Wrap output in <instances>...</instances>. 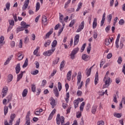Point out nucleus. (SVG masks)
I'll use <instances>...</instances> for the list:
<instances>
[{"label": "nucleus", "instance_id": "nucleus-1", "mask_svg": "<svg viewBox=\"0 0 125 125\" xmlns=\"http://www.w3.org/2000/svg\"><path fill=\"white\" fill-rule=\"evenodd\" d=\"M56 45H57V41L55 40L52 43L51 49L44 52L43 53V55H44V56H50L51 55H52L53 52L55 51V47H56Z\"/></svg>", "mask_w": 125, "mask_h": 125}, {"label": "nucleus", "instance_id": "nucleus-2", "mask_svg": "<svg viewBox=\"0 0 125 125\" xmlns=\"http://www.w3.org/2000/svg\"><path fill=\"white\" fill-rule=\"evenodd\" d=\"M65 122V118H64V116H61L60 117V114H58L57 115V118H56V123L57 124L59 125H70V122H67L65 124H64V122Z\"/></svg>", "mask_w": 125, "mask_h": 125}, {"label": "nucleus", "instance_id": "nucleus-3", "mask_svg": "<svg viewBox=\"0 0 125 125\" xmlns=\"http://www.w3.org/2000/svg\"><path fill=\"white\" fill-rule=\"evenodd\" d=\"M80 50L79 47H76L74 48L70 54V58L71 59H75V55L78 53V52Z\"/></svg>", "mask_w": 125, "mask_h": 125}, {"label": "nucleus", "instance_id": "nucleus-4", "mask_svg": "<svg viewBox=\"0 0 125 125\" xmlns=\"http://www.w3.org/2000/svg\"><path fill=\"white\" fill-rule=\"evenodd\" d=\"M111 84V78L108 77L105 81V84L104 85L103 88H106Z\"/></svg>", "mask_w": 125, "mask_h": 125}, {"label": "nucleus", "instance_id": "nucleus-5", "mask_svg": "<svg viewBox=\"0 0 125 125\" xmlns=\"http://www.w3.org/2000/svg\"><path fill=\"white\" fill-rule=\"evenodd\" d=\"M7 91H8V88L7 86H5L2 89L1 94L2 95V98H3L4 96H6V94H7Z\"/></svg>", "mask_w": 125, "mask_h": 125}, {"label": "nucleus", "instance_id": "nucleus-6", "mask_svg": "<svg viewBox=\"0 0 125 125\" xmlns=\"http://www.w3.org/2000/svg\"><path fill=\"white\" fill-rule=\"evenodd\" d=\"M31 112L30 111H28L27 113L26 116V125H30L31 124V122L30 121V115Z\"/></svg>", "mask_w": 125, "mask_h": 125}, {"label": "nucleus", "instance_id": "nucleus-7", "mask_svg": "<svg viewBox=\"0 0 125 125\" xmlns=\"http://www.w3.org/2000/svg\"><path fill=\"white\" fill-rule=\"evenodd\" d=\"M83 28H84V21H83L80 25H79V28L76 31L77 33H80Z\"/></svg>", "mask_w": 125, "mask_h": 125}, {"label": "nucleus", "instance_id": "nucleus-8", "mask_svg": "<svg viewBox=\"0 0 125 125\" xmlns=\"http://www.w3.org/2000/svg\"><path fill=\"white\" fill-rule=\"evenodd\" d=\"M29 2H30V0H25V1H24V3L22 7L23 11L26 10L28 8V6L29 5Z\"/></svg>", "mask_w": 125, "mask_h": 125}, {"label": "nucleus", "instance_id": "nucleus-9", "mask_svg": "<svg viewBox=\"0 0 125 125\" xmlns=\"http://www.w3.org/2000/svg\"><path fill=\"white\" fill-rule=\"evenodd\" d=\"M80 41V35L77 34L75 36L74 38V45H77L79 43Z\"/></svg>", "mask_w": 125, "mask_h": 125}, {"label": "nucleus", "instance_id": "nucleus-10", "mask_svg": "<svg viewBox=\"0 0 125 125\" xmlns=\"http://www.w3.org/2000/svg\"><path fill=\"white\" fill-rule=\"evenodd\" d=\"M120 38H121V34H119L117 36V39L115 42L116 47L117 48H119L120 46L119 45V42L120 41Z\"/></svg>", "mask_w": 125, "mask_h": 125}, {"label": "nucleus", "instance_id": "nucleus-11", "mask_svg": "<svg viewBox=\"0 0 125 125\" xmlns=\"http://www.w3.org/2000/svg\"><path fill=\"white\" fill-rule=\"evenodd\" d=\"M21 25L24 29H28V27H30V24H26L25 21H21Z\"/></svg>", "mask_w": 125, "mask_h": 125}, {"label": "nucleus", "instance_id": "nucleus-12", "mask_svg": "<svg viewBox=\"0 0 125 125\" xmlns=\"http://www.w3.org/2000/svg\"><path fill=\"white\" fill-rule=\"evenodd\" d=\"M16 74H19L20 71H21V67H20V63H18L16 66Z\"/></svg>", "mask_w": 125, "mask_h": 125}, {"label": "nucleus", "instance_id": "nucleus-13", "mask_svg": "<svg viewBox=\"0 0 125 125\" xmlns=\"http://www.w3.org/2000/svg\"><path fill=\"white\" fill-rule=\"evenodd\" d=\"M25 73V71H21V73L18 75L17 82H18L23 77V75Z\"/></svg>", "mask_w": 125, "mask_h": 125}, {"label": "nucleus", "instance_id": "nucleus-14", "mask_svg": "<svg viewBox=\"0 0 125 125\" xmlns=\"http://www.w3.org/2000/svg\"><path fill=\"white\" fill-rule=\"evenodd\" d=\"M55 113H56V109H54L53 110V111H52V112L50 113L48 120V121H50V120H51L53 117V115H54V114H55Z\"/></svg>", "mask_w": 125, "mask_h": 125}, {"label": "nucleus", "instance_id": "nucleus-15", "mask_svg": "<svg viewBox=\"0 0 125 125\" xmlns=\"http://www.w3.org/2000/svg\"><path fill=\"white\" fill-rule=\"evenodd\" d=\"M99 75H98V71H97L95 75V84L96 85L97 83H98V81H99V79L98 78Z\"/></svg>", "mask_w": 125, "mask_h": 125}, {"label": "nucleus", "instance_id": "nucleus-16", "mask_svg": "<svg viewBox=\"0 0 125 125\" xmlns=\"http://www.w3.org/2000/svg\"><path fill=\"white\" fill-rule=\"evenodd\" d=\"M47 22V18L45 16H42V23L44 25H46V22Z\"/></svg>", "mask_w": 125, "mask_h": 125}, {"label": "nucleus", "instance_id": "nucleus-17", "mask_svg": "<svg viewBox=\"0 0 125 125\" xmlns=\"http://www.w3.org/2000/svg\"><path fill=\"white\" fill-rule=\"evenodd\" d=\"M97 26V19L95 18L93 22V29H95Z\"/></svg>", "mask_w": 125, "mask_h": 125}, {"label": "nucleus", "instance_id": "nucleus-18", "mask_svg": "<svg viewBox=\"0 0 125 125\" xmlns=\"http://www.w3.org/2000/svg\"><path fill=\"white\" fill-rule=\"evenodd\" d=\"M53 33V28H51L50 31L46 33V35L45 36V39H47V38H49V36L51 35Z\"/></svg>", "mask_w": 125, "mask_h": 125}, {"label": "nucleus", "instance_id": "nucleus-19", "mask_svg": "<svg viewBox=\"0 0 125 125\" xmlns=\"http://www.w3.org/2000/svg\"><path fill=\"white\" fill-rule=\"evenodd\" d=\"M15 117H16V115H15V114H12L10 116V119L9 120V122H10L11 123H13V121H14V119H15Z\"/></svg>", "mask_w": 125, "mask_h": 125}, {"label": "nucleus", "instance_id": "nucleus-20", "mask_svg": "<svg viewBox=\"0 0 125 125\" xmlns=\"http://www.w3.org/2000/svg\"><path fill=\"white\" fill-rule=\"evenodd\" d=\"M97 107H98L97 105H94L92 108L91 112L94 115L95 114V113H96V111H97Z\"/></svg>", "mask_w": 125, "mask_h": 125}, {"label": "nucleus", "instance_id": "nucleus-21", "mask_svg": "<svg viewBox=\"0 0 125 125\" xmlns=\"http://www.w3.org/2000/svg\"><path fill=\"white\" fill-rule=\"evenodd\" d=\"M54 93L56 97L59 96V92L58 91V89H57V87H56L54 88Z\"/></svg>", "mask_w": 125, "mask_h": 125}, {"label": "nucleus", "instance_id": "nucleus-22", "mask_svg": "<svg viewBox=\"0 0 125 125\" xmlns=\"http://www.w3.org/2000/svg\"><path fill=\"white\" fill-rule=\"evenodd\" d=\"M93 66H94V65H93L92 66H91L89 69L86 70V73L87 77H89V76H90V73L91 72V69L92 68V67H93Z\"/></svg>", "mask_w": 125, "mask_h": 125}, {"label": "nucleus", "instance_id": "nucleus-23", "mask_svg": "<svg viewBox=\"0 0 125 125\" xmlns=\"http://www.w3.org/2000/svg\"><path fill=\"white\" fill-rule=\"evenodd\" d=\"M72 77V71H69L67 74V79L68 81H71V78Z\"/></svg>", "mask_w": 125, "mask_h": 125}, {"label": "nucleus", "instance_id": "nucleus-24", "mask_svg": "<svg viewBox=\"0 0 125 125\" xmlns=\"http://www.w3.org/2000/svg\"><path fill=\"white\" fill-rule=\"evenodd\" d=\"M28 94V89H24L22 92V97H26Z\"/></svg>", "mask_w": 125, "mask_h": 125}, {"label": "nucleus", "instance_id": "nucleus-25", "mask_svg": "<svg viewBox=\"0 0 125 125\" xmlns=\"http://www.w3.org/2000/svg\"><path fill=\"white\" fill-rule=\"evenodd\" d=\"M81 81H82V75L79 74L77 76V85H79V83H81Z\"/></svg>", "mask_w": 125, "mask_h": 125}, {"label": "nucleus", "instance_id": "nucleus-26", "mask_svg": "<svg viewBox=\"0 0 125 125\" xmlns=\"http://www.w3.org/2000/svg\"><path fill=\"white\" fill-rule=\"evenodd\" d=\"M51 105L52 106V108H54L55 106H56V104L55 103V100L54 99H51V102L50 103Z\"/></svg>", "mask_w": 125, "mask_h": 125}, {"label": "nucleus", "instance_id": "nucleus-27", "mask_svg": "<svg viewBox=\"0 0 125 125\" xmlns=\"http://www.w3.org/2000/svg\"><path fill=\"white\" fill-rule=\"evenodd\" d=\"M84 105H85V103H84V102H83L81 104V105L80 106V111H81V112H83V107H84Z\"/></svg>", "mask_w": 125, "mask_h": 125}, {"label": "nucleus", "instance_id": "nucleus-28", "mask_svg": "<svg viewBox=\"0 0 125 125\" xmlns=\"http://www.w3.org/2000/svg\"><path fill=\"white\" fill-rule=\"evenodd\" d=\"M74 107H75V109L76 108H78V107H79V101H77V100H74Z\"/></svg>", "mask_w": 125, "mask_h": 125}, {"label": "nucleus", "instance_id": "nucleus-29", "mask_svg": "<svg viewBox=\"0 0 125 125\" xmlns=\"http://www.w3.org/2000/svg\"><path fill=\"white\" fill-rule=\"evenodd\" d=\"M13 79V76L12 75V74H9L8 75V82H9V83H10V82L12 81Z\"/></svg>", "mask_w": 125, "mask_h": 125}, {"label": "nucleus", "instance_id": "nucleus-30", "mask_svg": "<svg viewBox=\"0 0 125 125\" xmlns=\"http://www.w3.org/2000/svg\"><path fill=\"white\" fill-rule=\"evenodd\" d=\"M8 113V106H5L4 107V114L5 116H6V114Z\"/></svg>", "mask_w": 125, "mask_h": 125}, {"label": "nucleus", "instance_id": "nucleus-31", "mask_svg": "<svg viewBox=\"0 0 125 125\" xmlns=\"http://www.w3.org/2000/svg\"><path fill=\"white\" fill-rule=\"evenodd\" d=\"M24 29L22 26H19L17 28V33H18L19 32H21V31H24Z\"/></svg>", "mask_w": 125, "mask_h": 125}, {"label": "nucleus", "instance_id": "nucleus-32", "mask_svg": "<svg viewBox=\"0 0 125 125\" xmlns=\"http://www.w3.org/2000/svg\"><path fill=\"white\" fill-rule=\"evenodd\" d=\"M41 7V4H40V2H38L36 4V12L38 11V10H40V8Z\"/></svg>", "mask_w": 125, "mask_h": 125}, {"label": "nucleus", "instance_id": "nucleus-33", "mask_svg": "<svg viewBox=\"0 0 125 125\" xmlns=\"http://www.w3.org/2000/svg\"><path fill=\"white\" fill-rule=\"evenodd\" d=\"M87 58H88V56L86 54H83L82 55V59L84 61H87Z\"/></svg>", "mask_w": 125, "mask_h": 125}, {"label": "nucleus", "instance_id": "nucleus-34", "mask_svg": "<svg viewBox=\"0 0 125 125\" xmlns=\"http://www.w3.org/2000/svg\"><path fill=\"white\" fill-rule=\"evenodd\" d=\"M28 66V58H26L25 59V61L24 62V63L23 65H22V68H26Z\"/></svg>", "mask_w": 125, "mask_h": 125}, {"label": "nucleus", "instance_id": "nucleus-35", "mask_svg": "<svg viewBox=\"0 0 125 125\" xmlns=\"http://www.w3.org/2000/svg\"><path fill=\"white\" fill-rule=\"evenodd\" d=\"M60 21L61 22V23H62L63 24V23L64 22V21H63V15H61V13H60Z\"/></svg>", "mask_w": 125, "mask_h": 125}, {"label": "nucleus", "instance_id": "nucleus-36", "mask_svg": "<svg viewBox=\"0 0 125 125\" xmlns=\"http://www.w3.org/2000/svg\"><path fill=\"white\" fill-rule=\"evenodd\" d=\"M51 42V41H50V40L47 41V42H46L44 43V46H45V47H47L48 45H50Z\"/></svg>", "mask_w": 125, "mask_h": 125}, {"label": "nucleus", "instance_id": "nucleus-37", "mask_svg": "<svg viewBox=\"0 0 125 125\" xmlns=\"http://www.w3.org/2000/svg\"><path fill=\"white\" fill-rule=\"evenodd\" d=\"M31 74L33 75V76H36V75L39 74V70L36 69L35 71H31Z\"/></svg>", "mask_w": 125, "mask_h": 125}, {"label": "nucleus", "instance_id": "nucleus-38", "mask_svg": "<svg viewBox=\"0 0 125 125\" xmlns=\"http://www.w3.org/2000/svg\"><path fill=\"white\" fill-rule=\"evenodd\" d=\"M82 5H83V3L80 2L78 5V8L76 9V11H79L82 8Z\"/></svg>", "mask_w": 125, "mask_h": 125}, {"label": "nucleus", "instance_id": "nucleus-39", "mask_svg": "<svg viewBox=\"0 0 125 125\" xmlns=\"http://www.w3.org/2000/svg\"><path fill=\"white\" fill-rule=\"evenodd\" d=\"M31 90L33 92H36V85L35 84L31 85Z\"/></svg>", "mask_w": 125, "mask_h": 125}, {"label": "nucleus", "instance_id": "nucleus-40", "mask_svg": "<svg viewBox=\"0 0 125 125\" xmlns=\"http://www.w3.org/2000/svg\"><path fill=\"white\" fill-rule=\"evenodd\" d=\"M12 57H10L9 58H8L7 59V60H6V61L4 62V64L5 65H7V64H8L9 63V61H10V60H11L12 59Z\"/></svg>", "mask_w": 125, "mask_h": 125}, {"label": "nucleus", "instance_id": "nucleus-41", "mask_svg": "<svg viewBox=\"0 0 125 125\" xmlns=\"http://www.w3.org/2000/svg\"><path fill=\"white\" fill-rule=\"evenodd\" d=\"M90 50H91V44H89L88 47L87 48V53H90Z\"/></svg>", "mask_w": 125, "mask_h": 125}, {"label": "nucleus", "instance_id": "nucleus-42", "mask_svg": "<svg viewBox=\"0 0 125 125\" xmlns=\"http://www.w3.org/2000/svg\"><path fill=\"white\" fill-rule=\"evenodd\" d=\"M111 20H112V15L109 14L107 16V21H108V22H109L110 23V22H111Z\"/></svg>", "mask_w": 125, "mask_h": 125}, {"label": "nucleus", "instance_id": "nucleus-43", "mask_svg": "<svg viewBox=\"0 0 125 125\" xmlns=\"http://www.w3.org/2000/svg\"><path fill=\"white\" fill-rule=\"evenodd\" d=\"M114 117H116V118H121V117H122V114L121 113H114Z\"/></svg>", "mask_w": 125, "mask_h": 125}, {"label": "nucleus", "instance_id": "nucleus-44", "mask_svg": "<svg viewBox=\"0 0 125 125\" xmlns=\"http://www.w3.org/2000/svg\"><path fill=\"white\" fill-rule=\"evenodd\" d=\"M105 45H109L110 44V40L108 38L105 39Z\"/></svg>", "mask_w": 125, "mask_h": 125}, {"label": "nucleus", "instance_id": "nucleus-45", "mask_svg": "<svg viewBox=\"0 0 125 125\" xmlns=\"http://www.w3.org/2000/svg\"><path fill=\"white\" fill-rule=\"evenodd\" d=\"M6 8L7 10H9V9H10V3L8 2H7V3L6 4Z\"/></svg>", "mask_w": 125, "mask_h": 125}, {"label": "nucleus", "instance_id": "nucleus-46", "mask_svg": "<svg viewBox=\"0 0 125 125\" xmlns=\"http://www.w3.org/2000/svg\"><path fill=\"white\" fill-rule=\"evenodd\" d=\"M58 89L59 91H61V89H62V85L61 84V83L58 82Z\"/></svg>", "mask_w": 125, "mask_h": 125}, {"label": "nucleus", "instance_id": "nucleus-47", "mask_svg": "<svg viewBox=\"0 0 125 125\" xmlns=\"http://www.w3.org/2000/svg\"><path fill=\"white\" fill-rule=\"evenodd\" d=\"M39 49H40V47H37V48H36V49H35V50L34 51L33 54H34V55H37V54H38V51H39Z\"/></svg>", "mask_w": 125, "mask_h": 125}, {"label": "nucleus", "instance_id": "nucleus-48", "mask_svg": "<svg viewBox=\"0 0 125 125\" xmlns=\"http://www.w3.org/2000/svg\"><path fill=\"white\" fill-rule=\"evenodd\" d=\"M85 45H86V44L84 43L81 49V52H83V50H84V48H85Z\"/></svg>", "mask_w": 125, "mask_h": 125}, {"label": "nucleus", "instance_id": "nucleus-49", "mask_svg": "<svg viewBox=\"0 0 125 125\" xmlns=\"http://www.w3.org/2000/svg\"><path fill=\"white\" fill-rule=\"evenodd\" d=\"M74 24H75V20H72L69 25V27H73Z\"/></svg>", "mask_w": 125, "mask_h": 125}, {"label": "nucleus", "instance_id": "nucleus-50", "mask_svg": "<svg viewBox=\"0 0 125 125\" xmlns=\"http://www.w3.org/2000/svg\"><path fill=\"white\" fill-rule=\"evenodd\" d=\"M64 66H65V63H64V61H63L61 63L60 69L61 70V69H63V68H64Z\"/></svg>", "mask_w": 125, "mask_h": 125}, {"label": "nucleus", "instance_id": "nucleus-51", "mask_svg": "<svg viewBox=\"0 0 125 125\" xmlns=\"http://www.w3.org/2000/svg\"><path fill=\"white\" fill-rule=\"evenodd\" d=\"M117 62H118V64H121L122 63V62H123V59L122 58V57H119L118 58Z\"/></svg>", "mask_w": 125, "mask_h": 125}, {"label": "nucleus", "instance_id": "nucleus-52", "mask_svg": "<svg viewBox=\"0 0 125 125\" xmlns=\"http://www.w3.org/2000/svg\"><path fill=\"white\" fill-rule=\"evenodd\" d=\"M119 23L120 25H124L125 24V21L123 19H121L119 21Z\"/></svg>", "mask_w": 125, "mask_h": 125}, {"label": "nucleus", "instance_id": "nucleus-53", "mask_svg": "<svg viewBox=\"0 0 125 125\" xmlns=\"http://www.w3.org/2000/svg\"><path fill=\"white\" fill-rule=\"evenodd\" d=\"M83 94V92L81 90H78L77 92V95L78 96H82V95Z\"/></svg>", "mask_w": 125, "mask_h": 125}, {"label": "nucleus", "instance_id": "nucleus-54", "mask_svg": "<svg viewBox=\"0 0 125 125\" xmlns=\"http://www.w3.org/2000/svg\"><path fill=\"white\" fill-rule=\"evenodd\" d=\"M23 44V40L21 39L20 41L19 47L20 48H22V45Z\"/></svg>", "mask_w": 125, "mask_h": 125}, {"label": "nucleus", "instance_id": "nucleus-55", "mask_svg": "<svg viewBox=\"0 0 125 125\" xmlns=\"http://www.w3.org/2000/svg\"><path fill=\"white\" fill-rule=\"evenodd\" d=\"M4 125H12V123L9 121L8 123V122L7 121H6L4 122Z\"/></svg>", "mask_w": 125, "mask_h": 125}, {"label": "nucleus", "instance_id": "nucleus-56", "mask_svg": "<svg viewBox=\"0 0 125 125\" xmlns=\"http://www.w3.org/2000/svg\"><path fill=\"white\" fill-rule=\"evenodd\" d=\"M97 125H104V122L103 121H100L97 122Z\"/></svg>", "mask_w": 125, "mask_h": 125}, {"label": "nucleus", "instance_id": "nucleus-57", "mask_svg": "<svg viewBox=\"0 0 125 125\" xmlns=\"http://www.w3.org/2000/svg\"><path fill=\"white\" fill-rule=\"evenodd\" d=\"M9 23L11 26H14V21L13 20L9 21Z\"/></svg>", "mask_w": 125, "mask_h": 125}, {"label": "nucleus", "instance_id": "nucleus-58", "mask_svg": "<svg viewBox=\"0 0 125 125\" xmlns=\"http://www.w3.org/2000/svg\"><path fill=\"white\" fill-rule=\"evenodd\" d=\"M113 102H114L115 103H118V101L117 100V96H116V95H114Z\"/></svg>", "mask_w": 125, "mask_h": 125}, {"label": "nucleus", "instance_id": "nucleus-59", "mask_svg": "<svg viewBox=\"0 0 125 125\" xmlns=\"http://www.w3.org/2000/svg\"><path fill=\"white\" fill-rule=\"evenodd\" d=\"M4 41V37L3 36H1L0 38V43H2Z\"/></svg>", "mask_w": 125, "mask_h": 125}, {"label": "nucleus", "instance_id": "nucleus-60", "mask_svg": "<svg viewBox=\"0 0 125 125\" xmlns=\"http://www.w3.org/2000/svg\"><path fill=\"white\" fill-rule=\"evenodd\" d=\"M97 36H98V34H97V32H94L93 35L94 39H97Z\"/></svg>", "mask_w": 125, "mask_h": 125}, {"label": "nucleus", "instance_id": "nucleus-61", "mask_svg": "<svg viewBox=\"0 0 125 125\" xmlns=\"http://www.w3.org/2000/svg\"><path fill=\"white\" fill-rule=\"evenodd\" d=\"M7 99L8 102H9V101H11V99H12V97L10 95H9L7 97Z\"/></svg>", "mask_w": 125, "mask_h": 125}, {"label": "nucleus", "instance_id": "nucleus-62", "mask_svg": "<svg viewBox=\"0 0 125 125\" xmlns=\"http://www.w3.org/2000/svg\"><path fill=\"white\" fill-rule=\"evenodd\" d=\"M24 43L27 44V42H29V38L28 37H26L24 38Z\"/></svg>", "mask_w": 125, "mask_h": 125}, {"label": "nucleus", "instance_id": "nucleus-63", "mask_svg": "<svg viewBox=\"0 0 125 125\" xmlns=\"http://www.w3.org/2000/svg\"><path fill=\"white\" fill-rule=\"evenodd\" d=\"M11 47L13 48L14 46H15V42L14 41H12L11 43Z\"/></svg>", "mask_w": 125, "mask_h": 125}, {"label": "nucleus", "instance_id": "nucleus-64", "mask_svg": "<svg viewBox=\"0 0 125 125\" xmlns=\"http://www.w3.org/2000/svg\"><path fill=\"white\" fill-rule=\"evenodd\" d=\"M122 73H124L125 76V64L123 65V67L122 68Z\"/></svg>", "mask_w": 125, "mask_h": 125}]
</instances>
